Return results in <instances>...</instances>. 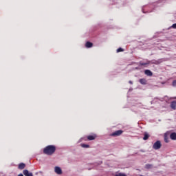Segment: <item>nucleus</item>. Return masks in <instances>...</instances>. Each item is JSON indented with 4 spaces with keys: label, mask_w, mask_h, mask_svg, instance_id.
Segmentation results:
<instances>
[{
    "label": "nucleus",
    "mask_w": 176,
    "mask_h": 176,
    "mask_svg": "<svg viewBox=\"0 0 176 176\" xmlns=\"http://www.w3.org/2000/svg\"><path fill=\"white\" fill-rule=\"evenodd\" d=\"M54 152H56V146L54 145L47 146L43 149V153L45 155H47L48 156H52Z\"/></svg>",
    "instance_id": "nucleus-1"
},
{
    "label": "nucleus",
    "mask_w": 176,
    "mask_h": 176,
    "mask_svg": "<svg viewBox=\"0 0 176 176\" xmlns=\"http://www.w3.org/2000/svg\"><path fill=\"white\" fill-rule=\"evenodd\" d=\"M153 149H155L157 151V149H160L162 148V143L160 140H157L155 142L153 146Z\"/></svg>",
    "instance_id": "nucleus-2"
},
{
    "label": "nucleus",
    "mask_w": 176,
    "mask_h": 176,
    "mask_svg": "<svg viewBox=\"0 0 176 176\" xmlns=\"http://www.w3.org/2000/svg\"><path fill=\"white\" fill-rule=\"evenodd\" d=\"M122 134H123V131L118 130L111 133V137H119V135H122Z\"/></svg>",
    "instance_id": "nucleus-3"
},
{
    "label": "nucleus",
    "mask_w": 176,
    "mask_h": 176,
    "mask_svg": "<svg viewBox=\"0 0 176 176\" xmlns=\"http://www.w3.org/2000/svg\"><path fill=\"white\" fill-rule=\"evenodd\" d=\"M96 138H97L96 134H92V135H89L87 136V140L88 141H93Z\"/></svg>",
    "instance_id": "nucleus-4"
},
{
    "label": "nucleus",
    "mask_w": 176,
    "mask_h": 176,
    "mask_svg": "<svg viewBox=\"0 0 176 176\" xmlns=\"http://www.w3.org/2000/svg\"><path fill=\"white\" fill-rule=\"evenodd\" d=\"M54 171L56 174H58V175L63 174V170H61V168L58 167V166H56L54 168Z\"/></svg>",
    "instance_id": "nucleus-5"
},
{
    "label": "nucleus",
    "mask_w": 176,
    "mask_h": 176,
    "mask_svg": "<svg viewBox=\"0 0 176 176\" xmlns=\"http://www.w3.org/2000/svg\"><path fill=\"white\" fill-rule=\"evenodd\" d=\"M23 174L25 176H34L32 173H30V171H28V170H27V169H25V170H23Z\"/></svg>",
    "instance_id": "nucleus-6"
},
{
    "label": "nucleus",
    "mask_w": 176,
    "mask_h": 176,
    "mask_svg": "<svg viewBox=\"0 0 176 176\" xmlns=\"http://www.w3.org/2000/svg\"><path fill=\"white\" fill-rule=\"evenodd\" d=\"M144 74L145 75H146L147 76H152L153 75V73L151 72V70L149 69H146L144 71Z\"/></svg>",
    "instance_id": "nucleus-7"
},
{
    "label": "nucleus",
    "mask_w": 176,
    "mask_h": 176,
    "mask_svg": "<svg viewBox=\"0 0 176 176\" xmlns=\"http://www.w3.org/2000/svg\"><path fill=\"white\" fill-rule=\"evenodd\" d=\"M170 140L175 141L176 140V133L173 132V133H170Z\"/></svg>",
    "instance_id": "nucleus-8"
},
{
    "label": "nucleus",
    "mask_w": 176,
    "mask_h": 176,
    "mask_svg": "<svg viewBox=\"0 0 176 176\" xmlns=\"http://www.w3.org/2000/svg\"><path fill=\"white\" fill-rule=\"evenodd\" d=\"M170 108L172 109H173V110L176 109V101L175 100L171 102V103H170Z\"/></svg>",
    "instance_id": "nucleus-9"
},
{
    "label": "nucleus",
    "mask_w": 176,
    "mask_h": 176,
    "mask_svg": "<svg viewBox=\"0 0 176 176\" xmlns=\"http://www.w3.org/2000/svg\"><path fill=\"white\" fill-rule=\"evenodd\" d=\"M18 168L19 170H24V168H25V164L24 163H21L19 164Z\"/></svg>",
    "instance_id": "nucleus-10"
},
{
    "label": "nucleus",
    "mask_w": 176,
    "mask_h": 176,
    "mask_svg": "<svg viewBox=\"0 0 176 176\" xmlns=\"http://www.w3.org/2000/svg\"><path fill=\"white\" fill-rule=\"evenodd\" d=\"M85 47L87 48L93 47V44L90 41H88L85 43Z\"/></svg>",
    "instance_id": "nucleus-11"
},
{
    "label": "nucleus",
    "mask_w": 176,
    "mask_h": 176,
    "mask_svg": "<svg viewBox=\"0 0 176 176\" xmlns=\"http://www.w3.org/2000/svg\"><path fill=\"white\" fill-rule=\"evenodd\" d=\"M140 83H141V85H146V79L145 78H141L139 80Z\"/></svg>",
    "instance_id": "nucleus-12"
},
{
    "label": "nucleus",
    "mask_w": 176,
    "mask_h": 176,
    "mask_svg": "<svg viewBox=\"0 0 176 176\" xmlns=\"http://www.w3.org/2000/svg\"><path fill=\"white\" fill-rule=\"evenodd\" d=\"M148 138H149V134H148V133L145 132L144 134L143 140L144 141H146V140H148Z\"/></svg>",
    "instance_id": "nucleus-13"
},
{
    "label": "nucleus",
    "mask_w": 176,
    "mask_h": 176,
    "mask_svg": "<svg viewBox=\"0 0 176 176\" xmlns=\"http://www.w3.org/2000/svg\"><path fill=\"white\" fill-rule=\"evenodd\" d=\"M140 65H142V66H144V65H149V64H151V61H150V60H147L146 63L140 62Z\"/></svg>",
    "instance_id": "nucleus-14"
},
{
    "label": "nucleus",
    "mask_w": 176,
    "mask_h": 176,
    "mask_svg": "<svg viewBox=\"0 0 176 176\" xmlns=\"http://www.w3.org/2000/svg\"><path fill=\"white\" fill-rule=\"evenodd\" d=\"M152 167H153V165L150 164H147L145 165V168L149 169V168H152Z\"/></svg>",
    "instance_id": "nucleus-15"
},
{
    "label": "nucleus",
    "mask_w": 176,
    "mask_h": 176,
    "mask_svg": "<svg viewBox=\"0 0 176 176\" xmlns=\"http://www.w3.org/2000/svg\"><path fill=\"white\" fill-rule=\"evenodd\" d=\"M80 146H82V148H90V146L89 144H81Z\"/></svg>",
    "instance_id": "nucleus-16"
},
{
    "label": "nucleus",
    "mask_w": 176,
    "mask_h": 176,
    "mask_svg": "<svg viewBox=\"0 0 176 176\" xmlns=\"http://www.w3.org/2000/svg\"><path fill=\"white\" fill-rule=\"evenodd\" d=\"M120 52H124V50L123 48L120 47L117 50V53H120Z\"/></svg>",
    "instance_id": "nucleus-17"
},
{
    "label": "nucleus",
    "mask_w": 176,
    "mask_h": 176,
    "mask_svg": "<svg viewBox=\"0 0 176 176\" xmlns=\"http://www.w3.org/2000/svg\"><path fill=\"white\" fill-rule=\"evenodd\" d=\"M164 142L166 143L168 142V137H167L166 135L164 136Z\"/></svg>",
    "instance_id": "nucleus-18"
},
{
    "label": "nucleus",
    "mask_w": 176,
    "mask_h": 176,
    "mask_svg": "<svg viewBox=\"0 0 176 176\" xmlns=\"http://www.w3.org/2000/svg\"><path fill=\"white\" fill-rule=\"evenodd\" d=\"M173 86H176V80L173 81Z\"/></svg>",
    "instance_id": "nucleus-19"
},
{
    "label": "nucleus",
    "mask_w": 176,
    "mask_h": 176,
    "mask_svg": "<svg viewBox=\"0 0 176 176\" xmlns=\"http://www.w3.org/2000/svg\"><path fill=\"white\" fill-rule=\"evenodd\" d=\"M129 83H131V85H133V81L130 80Z\"/></svg>",
    "instance_id": "nucleus-20"
}]
</instances>
